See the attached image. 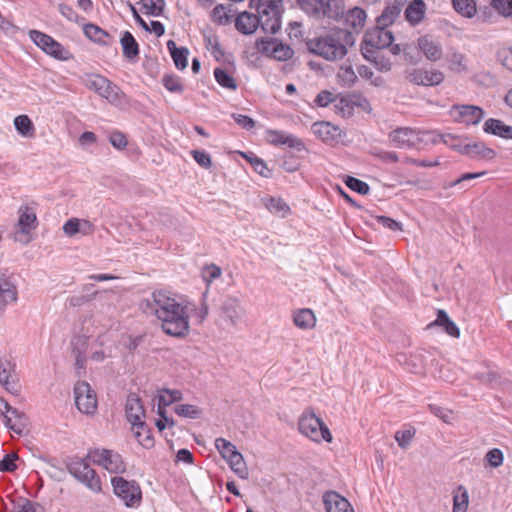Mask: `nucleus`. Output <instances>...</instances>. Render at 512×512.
<instances>
[{"label": "nucleus", "mask_w": 512, "mask_h": 512, "mask_svg": "<svg viewBox=\"0 0 512 512\" xmlns=\"http://www.w3.org/2000/svg\"><path fill=\"white\" fill-rule=\"evenodd\" d=\"M144 314L154 317L162 331L175 338H185L190 330L187 305L177 295L166 290H155L142 300Z\"/></svg>", "instance_id": "1"}, {"label": "nucleus", "mask_w": 512, "mask_h": 512, "mask_svg": "<svg viewBox=\"0 0 512 512\" xmlns=\"http://www.w3.org/2000/svg\"><path fill=\"white\" fill-rule=\"evenodd\" d=\"M355 38L347 29H334L325 36L312 40L310 50L316 55L328 60H341L347 55V47L352 46Z\"/></svg>", "instance_id": "2"}, {"label": "nucleus", "mask_w": 512, "mask_h": 512, "mask_svg": "<svg viewBox=\"0 0 512 512\" xmlns=\"http://www.w3.org/2000/svg\"><path fill=\"white\" fill-rule=\"evenodd\" d=\"M299 432L313 442H332L333 437L325 422L312 408H306L298 419Z\"/></svg>", "instance_id": "3"}, {"label": "nucleus", "mask_w": 512, "mask_h": 512, "mask_svg": "<svg viewBox=\"0 0 512 512\" xmlns=\"http://www.w3.org/2000/svg\"><path fill=\"white\" fill-rule=\"evenodd\" d=\"M300 9L317 20L338 19L344 13L342 0H296Z\"/></svg>", "instance_id": "4"}, {"label": "nucleus", "mask_w": 512, "mask_h": 512, "mask_svg": "<svg viewBox=\"0 0 512 512\" xmlns=\"http://www.w3.org/2000/svg\"><path fill=\"white\" fill-rule=\"evenodd\" d=\"M394 41V36L385 26L377 23L366 31L361 44V54L365 59L374 58V52L388 48Z\"/></svg>", "instance_id": "5"}, {"label": "nucleus", "mask_w": 512, "mask_h": 512, "mask_svg": "<svg viewBox=\"0 0 512 512\" xmlns=\"http://www.w3.org/2000/svg\"><path fill=\"white\" fill-rule=\"evenodd\" d=\"M67 471L79 482L95 493L102 490L101 480L85 458L72 457L66 463Z\"/></svg>", "instance_id": "6"}, {"label": "nucleus", "mask_w": 512, "mask_h": 512, "mask_svg": "<svg viewBox=\"0 0 512 512\" xmlns=\"http://www.w3.org/2000/svg\"><path fill=\"white\" fill-rule=\"evenodd\" d=\"M256 10L262 20V30L276 34L281 28L283 0H259Z\"/></svg>", "instance_id": "7"}, {"label": "nucleus", "mask_w": 512, "mask_h": 512, "mask_svg": "<svg viewBox=\"0 0 512 512\" xmlns=\"http://www.w3.org/2000/svg\"><path fill=\"white\" fill-rule=\"evenodd\" d=\"M17 214L16 231L13 238L16 242L28 244L32 240L31 232L38 227L36 208L34 205H21Z\"/></svg>", "instance_id": "8"}, {"label": "nucleus", "mask_w": 512, "mask_h": 512, "mask_svg": "<svg viewBox=\"0 0 512 512\" xmlns=\"http://www.w3.org/2000/svg\"><path fill=\"white\" fill-rule=\"evenodd\" d=\"M114 494L120 498L124 505L129 508L140 506L142 502V490L135 480H126L121 476L111 479Z\"/></svg>", "instance_id": "9"}, {"label": "nucleus", "mask_w": 512, "mask_h": 512, "mask_svg": "<svg viewBox=\"0 0 512 512\" xmlns=\"http://www.w3.org/2000/svg\"><path fill=\"white\" fill-rule=\"evenodd\" d=\"M429 133L410 128L398 127L388 134L390 144L398 149H414L424 141V136Z\"/></svg>", "instance_id": "10"}, {"label": "nucleus", "mask_w": 512, "mask_h": 512, "mask_svg": "<svg viewBox=\"0 0 512 512\" xmlns=\"http://www.w3.org/2000/svg\"><path fill=\"white\" fill-rule=\"evenodd\" d=\"M87 458L91 459L93 463L102 466L110 473L121 474L126 471V464L122 456L109 449H90Z\"/></svg>", "instance_id": "11"}, {"label": "nucleus", "mask_w": 512, "mask_h": 512, "mask_svg": "<svg viewBox=\"0 0 512 512\" xmlns=\"http://www.w3.org/2000/svg\"><path fill=\"white\" fill-rule=\"evenodd\" d=\"M255 48L262 55L278 61H287L292 58L294 51L275 38H260L256 40Z\"/></svg>", "instance_id": "12"}, {"label": "nucleus", "mask_w": 512, "mask_h": 512, "mask_svg": "<svg viewBox=\"0 0 512 512\" xmlns=\"http://www.w3.org/2000/svg\"><path fill=\"white\" fill-rule=\"evenodd\" d=\"M75 403L77 408L85 414H93L97 409V397L89 383L78 382L74 387Z\"/></svg>", "instance_id": "13"}, {"label": "nucleus", "mask_w": 512, "mask_h": 512, "mask_svg": "<svg viewBox=\"0 0 512 512\" xmlns=\"http://www.w3.org/2000/svg\"><path fill=\"white\" fill-rule=\"evenodd\" d=\"M29 37L42 51L56 59H67L63 54L66 52L61 43L53 39L48 34L38 30H30Z\"/></svg>", "instance_id": "14"}, {"label": "nucleus", "mask_w": 512, "mask_h": 512, "mask_svg": "<svg viewBox=\"0 0 512 512\" xmlns=\"http://www.w3.org/2000/svg\"><path fill=\"white\" fill-rule=\"evenodd\" d=\"M409 82L421 86H437L444 80V73L438 69L414 68L407 72Z\"/></svg>", "instance_id": "15"}, {"label": "nucleus", "mask_w": 512, "mask_h": 512, "mask_svg": "<svg viewBox=\"0 0 512 512\" xmlns=\"http://www.w3.org/2000/svg\"><path fill=\"white\" fill-rule=\"evenodd\" d=\"M125 412L127 421L133 428H145V410L142 401L137 394L130 393L127 396Z\"/></svg>", "instance_id": "16"}, {"label": "nucleus", "mask_w": 512, "mask_h": 512, "mask_svg": "<svg viewBox=\"0 0 512 512\" xmlns=\"http://www.w3.org/2000/svg\"><path fill=\"white\" fill-rule=\"evenodd\" d=\"M355 106L366 109L367 107H370V104L365 97L358 94H352L341 97L335 103V111L342 117H350L354 113Z\"/></svg>", "instance_id": "17"}, {"label": "nucleus", "mask_w": 512, "mask_h": 512, "mask_svg": "<svg viewBox=\"0 0 512 512\" xmlns=\"http://www.w3.org/2000/svg\"><path fill=\"white\" fill-rule=\"evenodd\" d=\"M9 414L11 416L7 415L3 419L5 426L18 436L27 434L29 432V418L27 415L14 407L10 410Z\"/></svg>", "instance_id": "18"}, {"label": "nucleus", "mask_w": 512, "mask_h": 512, "mask_svg": "<svg viewBox=\"0 0 512 512\" xmlns=\"http://www.w3.org/2000/svg\"><path fill=\"white\" fill-rule=\"evenodd\" d=\"M453 110L457 114L456 120L466 125H477L485 115L484 110L475 105H454Z\"/></svg>", "instance_id": "19"}, {"label": "nucleus", "mask_w": 512, "mask_h": 512, "mask_svg": "<svg viewBox=\"0 0 512 512\" xmlns=\"http://www.w3.org/2000/svg\"><path fill=\"white\" fill-rule=\"evenodd\" d=\"M0 384L9 393L14 395L19 393L15 375V364L7 359H0Z\"/></svg>", "instance_id": "20"}, {"label": "nucleus", "mask_w": 512, "mask_h": 512, "mask_svg": "<svg viewBox=\"0 0 512 512\" xmlns=\"http://www.w3.org/2000/svg\"><path fill=\"white\" fill-rule=\"evenodd\" d=\"M417 46L431 62L439 61L443 56L441 43L430 35H424L418 38Z\"/></svg>", "instance_id": "21"}, {"label": "nucleus", "mask_w": 512, "mask_h": 512, "mask_svg": "<svg viewBox=\"0 0 512 512\" xmlns=\"http://www.w3.org/2000/svg\"><path fill=\"white\" fill-rule=\"evenodd\" d=\"M266 140L274 146L286 145L297 150H301L304 147L303 142L299 138L280 130H267Z\"/></svg>", "instance_id": "22"}, {"label": "nucleus", "mask_w": 512, "mask_h": 512, "mask_svg": "<svg viewBox=\"0 0 512 512\" xmlns=\"http://www.w3.org/2000/svg\"><path fill=\"white\" fill-rule=\"evenodd\" d=\"M18 291L12 274L0 273V303L3 305L17 301Z\"/></svg>", "instance_id": "23"}, {"label": "nucleus", "mask_w": 512, "mask_h": 512, "mask_svg": "<svg viewBox=\"0 0 512 512\" xmlns=\"http://www.w3.org/2000/svg\"><path fill=\"white\" fill-rule=\"evenodd\" d=\"M323 503L327 512H354L349 501L335 491L325 492Z\"/></svg>", "instance_id": "24"}, {"label": "nucleus", "mask_w": 512, "mask_h": 512, "mask_svg": "<svg viewBox=\"0 0 512 512\" xmlns=\"http://www.w3.org/2000/svg\"><path fill=\"white\" fill-rule=\"evenodd\" d=\"M456 150L472 159L492 160L496 156L495 150L487 147L483 142L465 144L463 147H456Z\"/></svg>", "instance_id": "25"}, {"label": "nucleus", "mask_w": 512, "mask_h": 512, "mask_svg": "<svg viewBox=\"0 0 512 512\" xmlns=\"http://www.w3.org/2000/svg\"><path fill=\"white\" fill-rule=\"evenodd\" d=\"M312 132L323 142L332 144L341 136L339 127L332 125L330 122L319 121L312 125Z\"/></svg>", "instance_id": "26"}, {"label": "nucleus", "mask_w": 512, "mask_h": 512, "mask_svg": "<svg viewBox=\"0 0 512 512\" xmlns=\"http://www.w3.org/2000/svg\"><path fill=\"white\" fill-rule=\"evenodd\" d=\"M72 353L75 357L77 370H84L86 365V353L89 346V338L85 335H77L71 339Z\"/></svg>", "instance_id": "27"}, {"label": "nucleus", "mask_w": 512, "mask_h": 512, "mask_svg": "<svg viewBox=\"0 0 512 512\" xmlns=\"http://www.w3.org/2000/svg\"><path fill=\"white\" fill-rule=\"evenodd\" d=\"M258 26L262 28V20L259 15L249 12L240 13L235 19V28L242 34H253Z\"/></svg>", "instance_id": "28"}, {"label": "nucleus", "mask_w": 512, "mask_h": 512, "mask_svg": "<svg viewBox=\"0 0 512 512\" xmlns=\"http://www.w3.org/2000/svg\"><path fill=\"white\" fill-rule=\"evenodd\" d=\"M427 6L424 0H412L404 11L405 20L411 26L420 24L426 15Z\"/></svg>", "instance_id": "29"}, {"label": "nucleus", "mask_w": 512, "mask_h": 512, "mask_svg": "<svg viewBox=\"0 0 512 512\" xmlns=\"http://www.w3.org/2000/svg\"><path fill=\"white\" fill-rule=\"evenodd\" d=\"M483 131L502 139L512 140V126L505 124L500 119H487L483 125Z\"/></svg>", "instance_id": "30"}, {"label": "nucleus", "mask_w": 512, "mask_h": 512, "mask_svg": "<svg viewBox=\"0 0 512 512\" xmlns=\"http://www.w3.org/2000/svg\"><path fill=\"white\" fill-rule=\"evenodd\" d=\"M293 323L302 330H309L316 325V316L309 308H302L294 311Z\"/></svg>", "instance_id": "31"}, {"label": "nucleus", "mask_w": 512, "mask_h": 512, "mask_svg": "<svg viewBox=\"0 0 512 512\" xmlns=\"http://www.w3.org/2000/svg\"><path fill=\"white\" fill-rule=\"evenodd\" d=\"M97 94L112 104L120 103L125 96L121 89L107 78L105 80V84L103 87L101 86Z\"/></svg>", "instance_id": "32"}, {"label": "nucleus", "mask_w": 512, "mask_h": 512, "mask_svg": "<svg viewBox=\"0 0 512 512\" xmlns=\"http://www.w3.org/2000/svg\"><path fill=\"white\" fill-rule=\"evenodd\" d=\"M432 326H441L444 331L455 338L460 336V330L456 326V324L448 317L447 313L444 310H438L437 318L434 322L428 325V328Z\"/></svg>", "instance_id": "33"}, {"label": "nucleus", "mask_w": 512, "mask_h": 512, "mask_svg": "<svg viewBox=\"0 0 512 512\" xmlns=\"http://www.w3.org/2000/svg\"><path fill=\"white\" fill-rule=\"evenodd\" d=\"M262 201L266 209L272 214H275L282 218L290 214V207L280 197H266L263 198Z\"/></svg>", "instance_id": "34"}, {"label": "nucleus", "mask_w": 512, "mask_h": 512, "mask_svg": "<svg viewBox=\"0 0 512 512\" xmlns=\"http://www.w3.org/2000/svg\"><path fill=\"white\" fill-rule=\"evenodd\" d=\"M366 12L361 7H354L346 15V23L353 28L355 32H360L366 22Z\"/></svg>", "instance_id": "35"}, {"label": "nucleus", "mask_w": 512, "mask_h": 512, "mask_svg": "<svg viewBox=\"0 0 512 512\" xmlns=\"http://www.w3.org/2000/svg\"><path fill=\"white\" fill-rule=\"evenodd\" d=\"M337 82L341 87L350 88L355 85L358 80L357 74L351 65L343 64L337 72Z\"/></svg>", "instance_id": "36"}, {"label": "nucleus", "mask_w": 512, "mask_h": 512, "mask_svg": "<svg viewBox=\"0 0 512 512\" xmlns=\"http://www.w3.org/2000/svg\"><path fill=\"white\" fill-rule=\"evenodd\" d=\"M120 43L123 50V55L128 59H134L139 54V45L136 42L135 38L129 31H125L122 34L120 39Z\"/></svg>", "instance_id": "37"}, {"label": "nucleus", "mask_w": 512, "mask_h": 512, "mask_svg": "<svg viewBox=\"0 0 512 512\" xmlns=\"http://www.w3.org/2000/svg\"><path fill=\"white\" fill-rule=\"evenodd\" d=\"M83 31L85 36L91 41L102 45H108L107 39L109 38V34L99 26L88 23L83 26Z\"/></svg>", "instance_id": "38"}, {"label": "nucleus", "mask_w": 512, "mask_h": 512, "mask_svg": "<svg viewBox=\"0 0 512 512\" xmlns=\"http://www.w3.org/2000/svg\"><path fill=\"white\" fill-rule=\"evenodd\" d=\"M228 463L230 468L234 473L238 475V477L242 479H247L249 476L248 469L246 467L244 458L242 454L238 451L234 453L233 455L229 456L227 459H225Z\"/></svg>", "instance_id": "39"}, {"label": "nucleus", "mask_w": 512, "mask_h": 512, "mask_svg": "<svg viewBox=\"0 0 512 512\" xmlns=\"http://www.w3.org/2000/svg\"><path fill=\"white\" fill-rule=\"evenodd\" d=\"M214 77L216 82L225 89L235 91L238 87L235 78L224 68H215Z\"/></svg>", "instance_id": "40"}, {"label": "nucleus", "mask_w": 512, "mask_h": 512, "mask_svg": "<svg viewBox=\"0 0 512 512\" xmlns=\"http://www.w3.org/2000/svg\"><path fill=\"white\" fill-rule=\"evenodd\" d=\"M17 132L24 137H32L35 133L34 125L27 115H19L14 119Z\"/></svg>", "instance_id": "41"}, {"label": "nucleus", "mask_w": 512, "mask_h": 512, "mask_svg": "<svg viewBox=\"0 0 512 512\" xmlns=\"http://www.w3.org/2000/svg\"><path fill=\"white\" fill-rule=\"evenodd\" d=\"M453 8L462 16L472 18L476 12L475 0H452Z\"/></svg>", "instance_id": "42"}, {"label": "nucleus", "mask_w": 512, "mask_h": 512, "mask_svg": "<svg viewBox=\"0 0 512 512\" xmlns=\"http://www.w3.org/2000/svg\"><path fill=\"white\" fill-rule=\"evenodd\" d=\"M140 4L145 14L154 17L161 16L165 9L164 0H141Z\"/></svg>", "instance_id": "43"}, {"label": "nucleus", "mask_w": 512, "mask_h": 512, "mask_svg": "<svg viewBox=\"0 0 512 512\" xmlns=\"http://www.w3.org/2000/svg\"><path fill=\"white\" fill-rule=\"evenodd\" d=\"M222 311L231 325H236L240 318L239 305L236 300H228L223 303Z\"/></svg>", "instance_id": "44"}, {"label": "nucleus", "mask_w": 512, "mask_h": 512, "mask_svg": "<svg viewBox=\"0 0 512 512\" xmlns=\"http://www.w3.org/2000/svg\"><path fill=\"white\" fill-rule=\"evenodd\" d=\"M461 494H455L453 497V512H466L469 503V495L467 489L460 485L457 489Z\"/></svg>", "instance_id": "45"}, {"label": "nucleus", "mask_w": 512, "mask_h": 512, "mask_svg": "<svg viewBox=\"0 0 512 512\" xmlns=\"http://www.w3.org/2000/svg\"><path fill=\"white\" fill-rule=\"evenodd\" d=\"M400 9L396 5L388 6L384 9L382 14L377 18V23L379 25L387 27L392 24L395 19L399 16Z\"/></svg>", "instance_id": "46"}, {"label": "nucleus", "mask_w": 512, "mask_h": 512, "mask_svg": "<svg viewBox=\"0 0 512 512\" xmlns=\"http://www.w3.org/2000/svg\"><path fill=\"white\" fill-rule=\"evenodd\" d=\"M181 399L182 393L180 390L162 389L158 396L160 406H169Z\"/></svg>", "instance_id": "47"}, {"label": "nucleus", "mask_w": 512, "mask_h": 512, "mask_svg": "<svg viewBox=\"0 0 512 512\" xmlns=\"http://www.w3.org/2000/svg\"><path fill=\"white\" fill-rule=\"evenodd\" d=\"M174 411L177 415L190 419L199 418L202 412L198 406L191 404H179L175 406Z\"/></svg>", "instance_id": "48"}, {"label": "nucleus", "mask_w": 512, "mask_h": 512, "mask_svg": "<svg viewBox=\"0 0 512 512\" xmlns=\"http://www.w3.org/2000/svg\"><path fill=\"white\" fill-rule=\"evenodd\" d=\"M10 512H43V508L26 498H20L14 503V508Z\"/></svg>", "instance_id": "49"}, {"label": "nucleus", "mask_w": 512, "mask_h": 512, "mask_svg": "<svg viewBox=\"0 0 512 512\" xmlns=\"http://www.w3.org/2000/svg\"><path fill=\"white\" fill-rule=\"evenodd\" d=\"M215 447L224 459L238 452L234 444L222 437L215 440Z\"/></svg>", "instance_id": "50"}, {"label": "nucleus", "mask_w": 512, "mask_h": 512, "mask_svg": "<svg viewBox=\"0 0 512 512\" xmlns=\"http://www.w3.org/2000/svg\"><path fill=\"white\" fill-rule=\"evenodd\" d=\"M162 84L168 91L174 93H181L184 89L181 78L176 75H164Z\"/></svg>", "instance_id": "51"}, {"label": "nucleus", "mask_w": 512, "mask_h": 512, "mask_svg": "<svg viewBox=\"0 0 512 512\" xmlns=\"http://www.w3.org/2000/svg\"><path fill=\"white\" fill-rule=\"evenodd\" d=\"M222 274V270L215 264L206 265L203 267L201 275L206 284H210L214 280L218 279Z\"/></svg>", "instance_id": "52"}, {"label": "nucleus", "mask_w": 512, "mask_h": 512, "mask_svg": "<svg viewBox=\"0 0 512 512\" xmlns=\"http://www.w3.org/2000/svg\"><path fill=\"white\" fill-rule=\"evenodd\" d=\"M212 17L214 22L219 25H227L231 22V15L226 11L225 6L219 4L212 10Z\"/></svg>", "instance_id": "53"}, {"label": "nucleus", "mask_w": 512, "mask_h": 512, "mask_svg": "<svg viewBox=\"0 0 512 512\" xmlns=\"http://www.w3.org/2000/svg\"><path fill=\"white\" fill-rule=\"evenodd\" d=\"M188 54H189V51L185 47H180L178 50L172 51L171 57L175 63V66L178 69L183 70L187 67Z\"/></svg>", "instance_id": "54"}, {"label": "nucleus", "mask_w": 512, "mask_h": 512, "mask_svg": "<svg viewBox=\"0 0 512 512\" xmlns=\"http://www.w3.org/2000/svg\"><path fill=\"white\" fill-rule=\"evenodd\" d=\"M345 184L351 190H353L361 195L368 194V192L370 190L369 185L366 182H364L360 179H357L355 177H352V176L347 177V179L345 180Z\"/></svg>", "instance_id": "55"}, {"label": "nucleus", "mask_w": 512, "mask_h": 512, "mask_svg": "<svg viewBox=\"0 0 512 512\" xmlns=\"http://www.w3.org/2000/svg\"><path fill=\"white\" fill-rule=\"evenodd\" d=\"M135 437L138 442L145 448H150L154 445V439L148 429V426L145 424V428H135Z\"/></svg>", "instance_id": "56"}, {"label": "nucleus", "mask_w": 512, "mask_h": 512, "mask_svg": "<svg viewBox=\"0 0 512 512\" xmlns=\"http://www.w3.org/2000/svg\"><path fill=\"white\" fill-rule=\"evenodd\" d=\"M244 157L251 164V166L253 167V169L256 173H258L259 175L264 176V177L269 176L270 171L267 168L265 162L261 158L255 156V155L247 156L245 154H244Z\"/></svg>", "instance_id": "57"}, {"label": "nucleus", "mask_w": 512, "mask_h": 512, "mask_svg": "<svg viewBox=\"0 0 512 512\" xmlns=\"http://www.w3.org/2000/svg\"><path fill=\"white\" fill-rule=\"evenodd\" d=\"M491 6L504 17H512V0H492Z\"/></svg>", "instance_id": "58"}, {"label": "nucleus", "mask_w": 512, "mask_h": 512, "mask_svg": "<svg viewBox=\"0 0 512 512\" xmlns=\"http://www.w3.org/2000/svg\"><path fill=\"white\" fill-rule=\"evenodd\" d=\"M415 429H407V430H399L395 433V440L397 444L405 449L409 446L411 443L414 435H415Z\"/></svg>", "instance_id": "59"}, {"label": "nucleus", "mask_w": 512, "mask_h": 512, "mask_svg": "<svg viewBox=\"0 0 512 512\" xmlns=\"http://www.w3.org/2000/svg\"><path fill=\"white\" fill-rule=\"evenodd\" d=\"M487 172L486 171H481V172H468V173H464L462 174L459 178H457L456 180L454 181H451V182H448V183H445L444 184V189H449V188H453L465 181H469V180H473V179H477V178H480L484 175H486Z\"/></svg>", "instance_id": "60"}, {"label": "nucleus", "mask_w": 512, "mask_h": 512, "mask_svg": "<svg viewBox=\"0 0 512 512\" xmlns=\"http://www.w3.org/2000/svg\"><path fill=\"white\" fill-rule=\"evenodd\" d=\"M485 460L491 467L498 468L503 464L504 456L500 449L493 448L486 453Z\"/></svg>", "instance_id": "61"}, {"label": "nucleus", "mask_w": 512, "mask_h": 512, "mask_svg": "<svg viewBox=\"0 0 512 512\" xmlns=\"http://www.w3.org/2000/svg\"><path fill=\"white\" fill-rule=\"evenodd\" d=\"M18 455L16 453L6 454L2 460H0V471L1 472H14L17 469L16 460Z\"/></svg>", "instance_id": "62"}, {"label": "nucleus", "mask_w": 512, "mask_h": 512, "mask_svg": "<svg viewBox=\"0 0 512 512\" xmlns=\"http://www.w3.org/2000/svg\"><path fill=\"white\" fill-rule=\"evenodd\" d=\"M106 78L98 75V74H91L88 75L85 79V86L90 89L94 90L96 93L100 90L101 86L105 84Z\"/></svg>", "instance_id": "63"}, {"label": "nucleus", "mask_w": 512, "mask_h": 512, "mask_svg": "<svg viewBox=\"0 0 512 512\" xmlns=\"http://www.w3.org/2000/svg\"><path fill=\"white\" fill-rule=\"evenodd\" d=\"M80 229L81 221L78 218H70L63 225V231L69 237H72L75 234L79 233Z\"/></svg>", "instance_id": "64"}]
</instances>
